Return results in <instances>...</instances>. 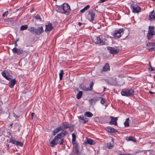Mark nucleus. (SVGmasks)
I'll return each mask as SVG.
<instances>
[{
  "label": "nucleus",
  "instance_id": "6e6552de",
  "mask_svg": "<svg viewBox=\"0 0 155 155\" xmlns=\"http://www.w3.org/2000/svg\"><path fill=\"white\" fill-rule=\"evenodd\" d=\"M96 10L95 8H93L92 9H90L88 13V14L90 15L91 18L89 19V21L91 22H93L94 20L95 14L94 11Z\"/></svg>",
  "mask_w": 155,
  "mask_h": 155
},
{
  "label": "nucleus",
  "instance_id": "a19ab883",
  "mask_svg": "<svg viewBox=\"0 0 155 155\" xmlns=\"http://www.w3.org/2000/svg\"><path fill=\"white\" fill-rule=\"evenodd\" d=\"M54 130H55V131H56V133H57L58 132L62 130L60 126L59 127H58L56 128Z\"/></svg>",
  "mask_w": 155,
  "mask_h": 155
},
{
  "label": "nucleus",
  "instance_id": "a878e982",
  "mask_svg": "<svg viewBox=\"0 0 155 155\" xmlns=\"http://www.w3.org/2000/svg\"><path fill=\"white\" fill-rule=\"evenodd\" d=\"M28 26L27 25H22L21 26L20 30V31H23L27 29Z\"/></svg>",
  "mask_w": 155,
  "mask_h": 155
},
{
  "label": "nucleus",
  "instance_id": "473e14b6",
  "mask_svg": "<svg viewBox=\"0 0 155 155\" xmlns=\"http://www.w3.org/2000/svg\"><path fill=\"white\" fill-rule=\"evenodd\" d=\"M128 140L131 141L133 142H136V139L133 137L130 136L128 137Z\"/></svg>",
  "mask_w": 155,
  "mask_h": 155
},
{
  "label": "nucleus",
  "instance_id": "f257e3e1",
  "mask_svg": "<svg viewBox=\"0 0 155 155\" xmlns=\"http://www.w3.org/2000/svg\"><path fill=\"white\" fill-rule=\"evenodd\" d=\"M55 9L59 13L64 14L66 15L69 14V12L71 10L69 5L67 3H64L60 6L56 5Z\"/></svg>",
  "mask_w": 155,
  "mask_h": 155
},
{
  "label": "nucleus",
  "instance_id": "052dcab7",
  "mask_svg": "<svg viewBox=\"0 0 155 155\" xmlns=\"http://www.w3.org/2000/svg\"><path fill=\"white\" fill-rule=\"evenodd\" d=\"M14 117H15V118H17L18 117L16 115L15 116H14Z\"/></svg>",
  "mask_w": 155,
  "mask_h": 155
},
{
  "label": "nucleus",
  "instance_id": "393cba45",
  "mask_svg": "<svg viewBox=\"0 0 155 155\" xmlns=\"http://www.w3.org/2000/svg\"><path fill=\"white\" fill-rule=\"evenodd\" d=\"M90 7V6L89 5H87L85 7H84L83 9L81 10L80 11V12L81 13L84 12L85 11L89 9Z\"/></svg>",
  "mask_w": 155,
  "mask_h": 155
},
{
  "label": "nucleus",
  "instance_id": "13d9d810",
  "mask_svg": "<svg viewBox=\"0 0 155 155\" xmlns=\"http://www.w3.org/2000/svg\"><path fill=\"white\" fill-rule=\"evenodd\" d=\"M13 123H12L10 125V127H12V126L13 125Z\"/></svg>",
  "mask_w": 155,
  "mask_h": 155
},
{
  "label": "nucleus",
  "instance_id": "a211bd4d",
  "mask_svg": "<svg viewBox=\"0 0 155 155\" xmlns=\"http://www.w3.org/2000/svg\"><path fill=\"white\" fill-rule=\"evenodd\" d=\"M106 130L109 133H116L117 132V130L114 128L108 127L106 128Z\"/></svg>",
  "mask_w": 155,
  "mask_h": 155
},
{
  "label": "nucleus",
  "instance_id": "dca6fc26",
  "mask_svg": "<svg viewBox=\"0 0 155 155\" xmlns=\"http://www.w3.org/2000/svg\"><path fill=\"white\" fill-rule=\"evenodd\" d=\"M53 28V27L52 26V25L51 23H49L48 25H46V28L45 31L46 32H49Z\"/></svg>",
  "mask_w": 155,
  "mask_h": 155
},
{
  "label": "nucleus",
  "instance_id": "0eeeda50",
  "mask_svg": "<svg viewBox=\"0 0 155 155\" xmlns=\"http://www.w3.org/2000/svg\"><path fill=\"white\" fill-rule=\"evenodd\" d=\"M73 146V150L75 153L78 155H81V153L79 151V146L77 143H72Z\"/></svg>",
  "mask_w": 155,
  "mask_h": 155
},
{
  "label": "nucleus",
  "instance_id": "864d4df0",
  "mask_svg": "<svg viewBox=\"0 0 155 155\" xmlns=\"http://www.w3.org/2000/svg\"><path fill=\"white\" fill-rule=\"evenodd\" d=\"M15 47H16V46H17L18 45L17 44L16 41L15 42Z\"/></svg>",
  "mask_w": 155,
  "mask_h": 155
},
{
  "label": "nucleus",
  "instance_id": "c756f323",
  "mask_svg": "<svg viewBox=\"0 0 155 155\" xmlns=\"http://www.w3.org/2000/svg\"><path fill=\"white\" fill-rule=\"evenodd\" d=\"M129 120V118H127L126 119L125 122L124 124L125 127H127L129 126L128 121Z\"/></svg>",
  "mask_w": 155,
  "mask_h": 155
},
{
  "label": "nucleus",
  "instance_id": "cd10ccee",
  "mask_svg": "<svg viewBox=\"0 0 155 155\" xmlns=\"http://www.w3.org/2000/svg\"><path fill=\"white\" fill-rule=\"evenodd\" d=\"M155 35V34H154L148 33L147 35V39L148 40H150L153 38V37Z\"/></svg>",
  "mask_w": 155,
  "mask_h": 155
},
{
  "label": "nucleus",
  "instance_id": "603ef678",
  "mask_svg": "<svg viewBox=\"0 0 155 155\" xmlns=\"http://www.w3.org/2000/svg\"><path fill=\"white\" fill-rule=\"evenodd\" d=\"M149 93L150 94H154V93L152 91H150L149 92Z\"/></svg>",
  "mask_w": 155,
  "mask_h": 155
},
{
  "label": "nucleus",
  "instance_id": "6ab92c4d",
  "mask_svg": "<svg viewBox=\"0 0 155 155\" xmlns=\"http://www.w3.org/2000/svg\"><path fill=\"white\" fill-rule=\"evenodd\" d=\"M110 70V68L109 66V64L108 63H106L105 66L103 67L102 70H101V72H106L108 70Z\"/></svg>",
  "mask_w": 155,
  "mask_h": 155
},
{
  "label": "nucleus",
  "instance_id": "9b49d317",
  "mask_svg": "<svg viewBox=\"0 0 155 155\" xmlns=\"http://www.w3.org/2000/svg\"><path fill=\"white\" fill-rule=\"evenodd\" d=\"M124 31L123 29H120L119 30L114 32L113 36L114 38H118L121 37V33Z\"/></svg>",
  "mask_w": 155,
  "mask_h": 155
},
{
  "label": "nucleus",
  "instance_id": "e2e57ef3",
  "mask_svg": "<svg viewBox=\"0 0 155 155\" xmlns=\"http://www.w3.org/2000/svg\"><path fill=\"white\" fill-rule=\"evenodd\" d=\"M112 141H114V139H112Z\"/></svg>",
  "mask_w": 155,
  "mask_h": 155
},
{
  "label": "nucleus",
  "instance_id": "bf43d9fd",
  "mask_svg": "<svg viewBox=\"0 0 155 155\" xmlns=\"http://www.w3.org/2000/svg\"><path fill=\"white\" fill-rule=\"evenodd\" d=\"M6 146L7 147H9V144H7Z\"/></svg>",
  "mask_w": 155,
  "mask_h": 155
},
{
  "label": "nucleus",
  "instance_id": "c85d7f7f",
  "mask_svg": "<svg viewBox=\"0 0 155 155\" xmlns=\"http://www.w3.org/2000/svg\"><path fill=\"white\" fill-rule=\"evenodd\" d=\"M83 94V92L81 91H79L78 94L77 95L76 97L77 99H79L81 97Z\"/></svg>",
  "mask_w": 155,
  "mask_h": 155
},
{
  "label": "nucleus",
  "instance_id": "72a5a7b5",
  "mask_svg": "<svg viewBox=\"0 0 155 155\" xmlns=\"http://www.w3.org/2000/svg\"><path fill=\"white\" fill-rule=\"evenodd\" d=\"M35 18L36 20L40 22L42 21L40 16L38 14H37L36 15V16L35 17Z\"/></svg>",
  "mask_w": 155,
  "mask_h": 155
},
{
  "label": "nucleus",
  "instance_id": "39448f33",
  "mask_svg": "<svg viewBox=\"0 0 155 155\" xmlns=\"http://www.w3.org/2000/svg\"><path fill=\"white\" fill-rule=\"evenodd\" d=\"M106 41V38L104 36H99L98 37H96L93 41L96 44L103 45L105 44V41Z\"/></svg>",
  "mask_w": 155,
  "mask_h": 155
},
{
  "label": "nucleus",
  "instance_id": "680f3d73",
  "mask_svg": "<svg viewBox=\"0 0 155 155\" xmlns=\"http://www.w3.org/2000/svg\"><path fill=\"white\" fill-rule=\"evenodd\" d=\"M106 89V88L105 87H104V91H105V89Z\"/></svg>",
  "mask_w": 155,
  "mask_h": 155
},
{
  "label": "nucleus",
  "instance_id": "ea45409f",
  "mask_svg": "<svg viewBox=\"0 0 155 155\" xmlns=\"http://www.w3.org/2000/svg\"><path fill=\"white\" fill-rule=\"evenodd\" d=\"M76 135H75L73 133L72 134V143H74V142H75L76 141Z\"/></svg>",
  "mask_w": 155,
  "mask_h": 155
},
{
  "label": "nucleus",
  "instance_id": "5701e85b",
  "mask_svg": "<svg viewBox=\"0 0 155 155\" xmlns=\"http://www.w3.org/2000/svg\"><path fill=\"white\" fill-rule=\"evenodd\" d=\"M148 33L155 34L154 29L153 26H150L149 27V30Z\"/></svg>",
  "mask_w": 155,
  "mask_h": 155
},
{
  "label": "nucleus",
  "instance_id": "bb28decb",
  "mask_svg": "<svg viewBox=\"0 0 155 155\" xmlns=\"http://www.w3.org/2000/svg\"><path fill=\"white\" fill-rule=\"evenodd\" d=\"M84 115L89 117H92L93 114L90 112L87 111L85 112L84 114Z\"/></svg>",
  "mask_w": 155,
  "mask_h": 155
},
{
  "label": "nucleus",
  "instance_id": "4468645a",
  "mask_svg": "<svg viewBox=\"0 0 155 155\" xmlns=\"http://www.w3.org/2000/svg\"><path fill=\"white\" fill-rule=\"evenodd\" d=\"M149 20L151 21H155V12L154 11H153L150 13Z\"/></svg>",
  "mask_w": 155,
  "mask_h": 155
},
{
  "label": "nucleus",
  "instance_id": "423d86ee",
  "mask_svg": "<svg viewBox=\"0 0 155 155\" xmlns=\"http://www.w3.org/2000/svg\"><path fill=\"white\" fill-rule=\"evenodd\" d=\"M130 8L132 12L134 13H138L141 11L140 7L136 4H131Z\"/></svg>",
  "mask_w": 155,
  "mask_h": 155
},
{
  "label": "nucleus",
  "instance_id": "58836bf2",
  "mask_svg": "<svg viewBox=\"0 0 155 155\" xmlns=\"http://www.w3.org/2000/svg\"><path fill=\"white\" fill-rule=\"evenodd\" d=\"M23 143L21 142H19L18 141H17L16 145L17 146H19L20 147H22L23 146Z\"/></svg>",
  "mask_w": 155,
  "mask_h": 155
},
{
  "label": "nucleus",
  "instance_id": "4d7b16f0",
  "mask_svg": "<svg viewBox=\"0 0 155 155\" xmlns=\"http://www.w3.org/2000/svg\"><path fill=\"white\" fill-rule=\"evenodd\" d=\"M19 38H17L16 39V41H16V42H17V41H19Z\"/></svg>",
  "mask_w": 155,
  "mask_h": 155
},
{
  "label": "nucleus",
  "instance_id": "a18cd8bd",
  "mask_svg": "<svg viewBox=\"0 0 155 155\" xmlns=\"http://www.w3.org/2000/svg\"><path fill=\"white\" fill-rule=\"evenodd\" d=\"M101 103L102 104H104L105 103V101H106L105 99V98H102V97H101Z\"/></svg>",
  "mask_w": 155,
  "mask_h": 155
},
{
  "label": "nucleus",
  "instance_id": "1a4fd4ad",
  "mask_svg": "<svg viewBox=\"0 0 155 155\" xmlns=\"http://www.w3.org/2000/svg\"><path fill=\"white\" fill-rule=\"evenodd\" d=\"M107 49L109 51L110 53L113 55L117 54L119 52V50L118 49H115L114 47H108Z\"/></svg>",
  "mask_w": 155,
  "mask_h": 155
},
{
  "label": "nucleus",
  "instance_id": "49530a36",
  "mask_svg": "<svg viewBox=\"0 0 155 155\" xmlns=\"http://www.w3.org/2000/svg\"><path fill=\"white\" fill-rule=\"evenodd\" d=\"M8 11H6V12L3 13V14H2V16L3 17H5L6 16H7L8 14Z\"/></svg>",
  "mask_w": 155,
  "mask_h": 155
},
{
  "label": "nucleus",
  "instance_id": "412c9836",
  "mask_svg": "<svg viewBox=\"0 0 155 155\" xmlns=\"http://www.w3.org/2000/svg\"><path fill=\"white\" fill-rule=\"evenodd\" d=\"M62 131L60 133L58 134V136H59L61 137V138L64 137L68 134V132L66 130H62Z\"/></svg>",
  "mask_w": 155,
  "mask_h": 155
},
{
  "label": "nucleus",
  "instance_id": "f3484780",
  "mask_svg": "<svg viewBox=\"0 0 155 155\" xmlns=\"http://www.w3.org/2000/svg\"><path fill=\"white\" fill-rule=\"evenodd\" d=\"M10 82L9 83V86L10 87L12 88L14 87V85L16 84V82L15 79H12L9 81Z\"/></svg>",
  "mask_w": 155,
  "mask_h": 155
},
{
  "label": "nucleus",
  "instance_id": "9d476101",
  "mask_svg": "<svg viewBox=\"0 0 155 155\" xmlns=\"http://www.w3.org/2000/svg\"><path fill=\"white\" fill-rule=\"evenodd\" d=\"M116 78L115 79L113 78H110L109 79H105V81L107 83L110 85H115L117 84L116 80Z\"/></svg>",
  "mask_w": 155,
  "mask_h": 155
},
{
  "label": "nucleus",
  "instance_id": "4be33fe9",
  "mask_svg": "<svg viewBox=\"0 0 155 155\" xmlns=\"http://www.w3.org/2000/svg\"><path fill=\"white\" fill-rule=\"evenodd\" d=\"M2 75L7 80L10 81L11 80V78L9 77V76H8L6 73L5 71H4L1 72Z\"/></svg>",
  "mask_w": 155,
  "mask_h": 155
},
{
  "label": "nucleus",
  "instance_id": "79ce46f5",
  "mask_svg": "<svg viewBox=\"0 0 155 155\" xmlns=\"http://www.w3.org/2000/svg\"><path fill=\"white\" fill-rule=\"evenodd\" d=\"M54 130H55V131H56V133H57L58 132L62 130L60 126L59 127H58L56 128Z\"/></svg>",
  "mask_w": 155,
  "mask_h": 155
},
{
  "label": "nucleus",
  "instance_id": "09e8293b",
  "mask_svg": "<svg viewBox=\"0 0 155 155\" xmlns=\"http://www.w3.org/2000/svg\"><path fill=\"white\" fill-rule=\"evenodd\" d=\"M99 120V118L97 117H95L94 119V120H95V121H97L98 120Z\"/></svg>",
  "mask_w": 155,
  "mask_h": 155
},
{
  "label": "nucleus",
  "instance_id": "f8f14e48",
  "mask_svg": "<svg viewBox=\"0 0 155 155\" xmlns=\"http://www.w3.org/2000/svg\"><path fill=\"white\" fill-rule=\"evenodd\" d=\"M110 118H111V120L109 122V124L117 126V120L118 119L117 117H115L112 116H110Z\"/></svg>",
  "mask_w": 155,
  "mask_h": 155
},
{
  "label": "nucleus",
  "instance_id": "e433bc0d",
  "mask_svg": "<svg viewBox=\"0 0 155 155\" xmlns=\"http://www.w3.org/2000/svg\"><path fill=\"white\" fill-rule=\"evenodd\" d=\"M64 74V71L63 70H61L60 71V73L59 74L60 80H61L62 79L63 77V74Z\"/></svg>",
  "mask_w": 155,
  "mask_h": 155
},
{
  "label": "nucleus",
  "instance_id": "f03ea898",
  "mask_svg": "<svg viewBox=\"0 0 155 155\" xmlns=\"http://www.w3.org/2000/svg\"><path fill=\"white\" fill-rule=\"evenodd\" d=\"M58 136V135H57L51 142L50 144L51 147H54L58 143H59L60 145H64V139L61 138V137Z\"/></svg>",
  "mask_w": 155,
  "mask_h": 155
},
{
  "label": "nucleus",
  "instance_id": "3c124183",
  "mask_svg": "<svg viewBox=\"0 0 155 155\" xmlns=\"http://www.w3.org/2000/svg\"><path fill=\"white\" fill-rule=\"evenodd\" d=\"M106 1H107V0H101L100 1V2L101 3H102L105 2Z\"/></svg>",
  "mask_w": 155,
  "mask_h": 155
},
{
  "label": "nucleus",
  "instance_id": "8fccbe9b",
  "mask_svg": "<svg viewBox=\"0 0 155 155\" xmlns=\"http://www.w3.org/2000/svg\"><path fill=\"white\" fill-rule=\"evenodd\" d=\"M56 133H56V131H55L54 130L52 132V135L53 136H54Z\"/></svg>",
  "mask_w": 155,
  "mask_h": 155
},
{
  "label": "nucleus",
  "instance_id": "b1692460",
  "mask_svg": "<svg viewBox=\"0 0 155 155\" xmlns=\"http://www.w3.org/2000/svg\"><path fill=\"white\" fill-rule=\"evenodd\" d=\"M87 143L90 145H94L95 144V142L92 139L87 138Z\"/></svg>",
  "mask_w": 155,
  "mask_h": 155
},
{
  "label": "nucleus",
  "instance_id": "20e7f679",
  "mask_svg": "<svg viewBox=\"0 0 155 155\" xmlns=\"http://www.w3.org/2000/svg\"><path fill=\"white\" fill-rule=\"evenodd\" d=\"M134 91L131 88L124 89L122 90L121 94L122 96L132 97L134 95Z\"/></svg>",
  "mask_w": 155,
  "mask_h": 155
},
{
  "label": "nucleus",
  "instance_id": "c9c22d12",
  "mask_svg": "<svg viewBox=\"0 0 155 155\" xmlns=\"http://www.w3.org/2000/svg\"><path fill=\"white\" fill-rule=\"evenodd\" d=\"M155 43H148L147 44V46L149 48H151L153 46L155 47Z\"/></svg>",
  "mask_w": 155,
  "mask_h": 155
},
{
  "label": "nucleus",
  "instance_id": "4c0bfd02",
  "mask_svg": "<svg viewBox=\"0 0 155 155\" xmlns=\"http://www.w3.org/2000/svg\"><path fill=\"white\" fill-rule=\"evenodd\" d=\"M149 69L150 71H153L155 70V68L152 67L151 64L150 63Z\"/></svg>",
  "mask_w": 155,
  "mask_h": 155
},
{
  "label": "nucleus",
  "instance_id": "ddd939ff",
  "mask_svg": "<svg viewBox=\"0 0 155 155\" xmlns=\"http://www.w3.org/2000/svg\"><path fill=\"white\" fill-rule=\"evenodd\" d=\"M12 51L13 53L18 55H20L23 53V51L21 48L18 49L15 47L12 49Z\"/></svg>",
  "mask_w": 155,
  "mask_h": 155
},
{
  "label": "nucleus",
  "instance_id": "2f4dec72",
  "mask_svg": "<svg viewBox=\"0 0 155 155\" xmlns=\"http://www.w3.org/2000/svg\"><path fill=\"white\" fill-rule=\"evenodd\" d=\"M17 141L15 140V139H13L12 138H11L9 140V142L13 144H15L16 143Z\"/></svg>",
  "mask_w": 155,
  "mask_h": 155
},
{
  "label": "nucleus",
  "instance_id": "2eb2a0df",
  "mask_svg": "<svg viewBox=\"0 0 155 155\" xmlns=\"http://www.w3.org/2000/svg\"><path fill=\"white\" fill-rule=\"evenodd\" d=\"M78 117L79 119V122L80 123H83L84 124L88 122L87 118L84 117L83 116Z\"/></svg>",
  "mask_w": 155,
  "mask_h": 155
},
{
  "label": "nucleus",
  "instance_id": "c03bdc74",
  "mask_svg": "<svg viewBox=\"0 0 155 155\" xmlns=\"http://www.w3.org/2000/svg\"><path fill=\"white\" fill-rule=\"evenodd\" d=\"M94 84V83L93 82H92L91 83L90 86V88H89V90H89V91H92V87H93V85Z\"/></svg>",
  "mask_w": 155,
  "mask_h": 155
},
{
  "label": "nucleus",
  "instance_id": "de8ad7c7",
  "mask_svg": "<svg viewBox=\"0 0 155 155\" xmlns=\"http://www.w3.org/2000/svg\"><path fill=\"white\" fill-rule=\"evenodd\" d=\"M150 48L148 49V50L149 51H151L154 50L155 47L153 46Z\"/></svg>",
  "mask_w": 155,
  "mask_h": 155
},
{
  "label": "nucleus",
  "instance_id": "37998d69",
  "mask_svg": "<svg viewBox=\"0 0 155 155\" xmlns=\"http://www.w3.org/2000/svg\"><path fill=\"white\" fill-rule=\"evenodd\" d=\"M81 88L82 89V90L86 91H89V90H89V87H87L85 86H84L82 87Z\"/></svg>",
  "mask_w": 155,
  "mask_h": 155
},
{
  "label": "nucleus",
  "instance_id": "aec40b11",
  "mask_svg": "<svg viewBox=\"0 0 155 155\" xmlns=\"http://www.w3.org/2000/svg\"><path fill=\"white\" fill-rule=\"evenodd\" d=\"M69 124L67 122H64L62 123V125L60 127L62 130H64L68 128V126H69Z\"/></svg>",
  "mask_w": 155,
  "mask_h": 155
},
{
  "label": "nucleus",
  "instance_id": "7c9ffc66",
  "mask_svg": "<svg viewBox=\"0 0 155 155\" xmlns=\"http://www.w3.org/2000/svg\"><path fill=\"white\" fill-rule=\"evenodd\" d=\"M74 125H71L69 124V126H68V128L69 129L70 132H72L73 130L74 129Z\"/></svg>",
  "mask_w": 155,
  "mask_h": 155
},
{
  "label": "nucleus",
  "instance_id": "f704fd0d",
  "mask_svg": "<svg viewBox=\"0 0 155 155\" xmlns=\"http://www.w3.org/2000/svg\"><path fill=\"white\" fill-rule=\"evenodd\" d=\"M114 147V145H112L111 143L110 142L108 143L107 144V147L108 149H112Z\"/></svg>",
  "mask_w": 155,
  "mask_h": 155
},
{
  "label": "nucleus",
  "instance_id": "6e6d98bb",
  "mask_svg": "<svg viewBox=\"0 0 155 155\" xmlns=\"http://www.w3.org/2000/svg\"><path fill=\"white\" fill-rule=\"evenodd\" d=\"M34 113H32L31 114V117H32V118H33V115L34 114Z\"/></svg>",
  "mask_w": 155,
  "mask_h": 155
},
{
  "label": "nucleus",
  "instance_id": "7ed1b4c3",
  "mask_svg": "<svg viewBox=\"0 0 155 155\" xmlns=\"http://www.w3.org/2000/svg\"><path fill=\"white\" fill-rule=\"evenodd\" d=\"M28 30L32 33L37 35H41L44 32L42 26L38 27L37 28L33 27H30Z\"/></svg>",
  "mask_w": 155,
  "mask_h": 155
},
{
  "label": "nucleus",
  "instance_id": "5fc2aeb1",
  "mask_svg": "<svg viewBox=\"0 0 155 155\" xmlns=\"http://www.w3.org/2000/svg\"><path fill=\"white\" fill-rule=\"evenodd\" d=\"M81 25H82V23L81 22H79L78 23V25L80 27H81Z\"/></svg>",
  "mask_w": 155,
  "mask_h": 155
}]
</instances>
